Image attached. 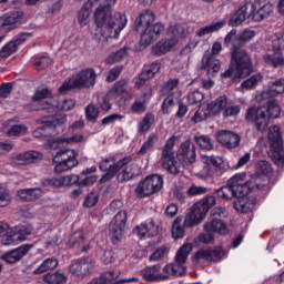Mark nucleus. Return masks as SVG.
<instances>
[{
  "mask_svg": "<svg viewBox=\"0 0 284 284\" xmlns=\"http://www.w3.org/2000/svg\"><path fill=\"white\" fill-rule=\"evenodd\" d=\"M65 121V115L61 113L41 118L36 121L38 128L33 131V136H36V139H41V136H50V134H53L57 128L64 125Z\"/></svg>",
  "mask_w": 284,
  "mask_h": 284,
  "instance_id": "nucleus-5",
  "label": "nucleus"
},
{
  "mask_svg": "<svg viewBox=\"0 0 284 284\" xmlns=\"http://www.w3.org/2000/svg\"><path fill=\"white\" fill-rule=\"evenodd\" d=\"M204 232H212L213 234H227V225L221 219H213L204 224Z\"/></svg>",
  "mask_w": 284,
  "mask_h": 284,
  "instance_id": "nucleus-31",
  "label": "nucleus"
},
{
  "mask_svg": "<svg viewBox=\"0 0 284 284\" xmlns=\"http://www.w3.org/2000/svg\"><path fill=\"white\" fill-rule=\"evenodd\" d=\"M192 252V244L187 243L184 244L182 247L179 248L175 261L173 264H169L164 266L165 274L169 276H183V273L187 270V256Z\"/></svg>",
  "mask_w": 284,
  "mask_h": 284,
  "instance_id": "nucleus-6",
  "label": "nucleus"
},
{
  "mask_svg": "<svg viewBox=\"0 0 284 284\" xmlns=\"http://www.w3.org/2000/svg\"><path fill=\"white\" fill-rule=\"evenodd\" d=\"M156 21V16L152 10H145L135 19V30L139 32L141 28H150Z\"/></svg>",
  "mask_w": 284,
  "mask_h": 284,
  "instance_id": "nucleus-28",
  "label": "nucleus"
},
{
  "mask_svg": "<svg viewBox=\"0 0 284 284\" xmlns=\"http://www.w3.org/2000/svg\"><path fill=\"white\" fill-rule=\"evenodd\" d=\"M32 225H18L14 227H9L7 232L1 237V245L14 246L28 241V236L32 234Z\"/></svg>",
  "mask_w": 284,
  "mask_h": 284,
  "instance_id": "nucleus-7",
  "label": "nucleus"
},
{
  "mask_svg": "<svg viewBox=\"0 0 284 284\" xmlns=\"http://www.w3.org/2000/svg\"><path fill=\"white\" fill-rule=\"evenodd\" d=\"M174 143H176V136H171L163 149V153L164 154V161H170L172 159V154H174Z\"/></svg>",
  "mask_w": 284,
  "mask_h": 284,
  "instance_id": "nucleus-55",
  "label": "nucleus"
},
{
  "mask_svg": "<svg viewBox=\"0 0 284 284\" xmlns=\"http://www.w3.org/2000/svg\"><path fill=\"white\" fill-rule=\"evenodd\" d=\"M21 21H23V11H16L2 21L0 28L7 33L12 32L21 26Z\"/></svg>",
  "mask_w": 284,
  "mask_h": 284,
  "instance_id": "nucleus-26",
  "label": "nucleus"
},
{
  "mask_svg": "<svg viewBox=\"0 0 284 284\" xmlns=\"http://www.w3.org/2000/svg\"><path fill=\"white\" fill-rule=\"evenodd\" d=\"M158 140H159V136L156 134L154 133L150 134L148 140L143 143L141 149L138 151V154H140V156L148 154V152L152 151V149L154 148V143H156Z\"/></svg>",
  "mask_w": 284,
  "mask_h": 284,
  "instance_id": "nucleus-46",
  "label": "nucleus"
},
{
  "mask_svg": "<svg viewBox=\"0 0 284 284\" xmlns=\"http://www.w3.org/2000/svg\"><path fill=\"white\" fill-rule=\"evenodd\" d=\"M133 232L139 236V239H152L154 236H159V223L149 219L135 226Z\"/></svg>",
  "mask_w": 284,
  "mask_h": 284,
  "instance_id": "nucleus-19",
  "label": "nucleus"
},
{
  "mask_svg": "<svg viewBox=\"0 0 284 284\" xmlns=\"http://www.w3.org/2000/svg\"><path fill=\"white\" fill-rule=\"evenodd\" d=\"M214 205H216V197L212 195L206 196L203 200L195 203L196 209L201 211L204 216L207 215V212H210V210H212Z\"/></svg>",
  "mask_w": 284,
  "mask_h": 284,
  "instance_id": "nucleus-38",
  "label": "nucleus"
},
{
  "mask_svg": "<svg viewBox=\"0 0 284 284\" xmlns=\"http://www.w3.org/2000/svg\"><path fill=\"white\" fill-rule=\"evenodd\" d=\"M270 94L273 97L275 94H284V78L276 79L275 81L270 82Z\"/></svg>",
  "mask_w": 284,
  "mask_h": 284,
  "instance_id": "nucleus-51",
  "label": "nucleus"
},
{
  "mask_svg": "<svg viewBox=\"0 0 284 284\" xmlns=\"http://www.w3.org/2000/svg\"><path fill=\"white\" fill-rule=\"evenodd\" d=\"M202 70H207L209 77H216L221 72V60L216 59L211 53L204 54L202 59Z\"/></svg>",
  "mask_w": 284,
  "mask_h": 284,
  "instance_id": "nucleus-25",
  "label": "nucleus"
},
{
  "mask_svg": "<svg viewBox=\"0 0 284 284\" xmlns=\"http://www.w3.org/2000/svg\"><path fill=\"white\" fill-rule=\"evenodd\" d=\"M161 187H163V178L156 174L149 175L138 184L135 194L139 199H146L161 191Z\"/></svg>",
  "mask_w": 284,
  "mask_h": 284,
  "instance_id": "nucleus-8",
  "label": "nucleus"
},
{
  "mask_svg": "<svg viewBox=\"0 0 284 284\" xmlns=\"http://www.w3.org/2000/svg\"><path fill=\"white\" fill-rule=\"evenodd\" d=\"M268 141L271 148L274 150V161L277 168H283L284 165V148H283V136L281 135V128L278 125H273L268 129Z\"/></svg>",
  "mask_w": 284,
  "mask_h": 284,
  "instance_id": "nucleus-10",
  "label": "nucleus"
},
{
  "mask_svg": "<svg viewBox=\"0 0 284 284\" xmlns=\"http://www.w3.org/2000/svg\"><path fill=\"white\" fill-rule=\"evenodd\" d=\"M263 81V75H261V73H257L251 78H248L247 80H245L242 83V88L244 90H252L254 88H256V85H258V83H261Z\"/></svg>",
  "mask_w": 284,
  "mask_h": 284,
  "instance_id": "nucleus-53",
  "label": "nucleus"
},
{
  "mask_svg": "<svg viewBox=\"0 0 284 284\" xmlns=\"http://www.w3.org/2000/svg\"><path fill=\"white\" fill-rule=\"evenodd\" d=\"M28 39H32V33L21 32L14 36L12 40L0 49V59H8L9 57H12L21 45H24Z\"/></svg>",
  "mask_w": 284,
  "mask_h": 284,
  "instance_id": "nucleus-13",
  "label": "nucleus"
},
{
  "mask_svg": "<svg viewBox=\"0 0 284 284\" xmlns=\"http://www.w3.org/2000/svg\"><path fill=\"white\" fill-rule=\"evenodd\" d=\"M240 39V45L243 48L246 43H250L254 37H256V31L251 29H245L242 32L237 33Z\"/></svg>",
  "mask_w": 284,
  "mask_h": 284,
  "instance_id": "nucleus-52",
  "label": "nucleus"
},
{
  "mask_svg": "<svg viewBox=\"0 0 284 284\" xmlns=\"http://www.w3.org/2000/svg\"><path fill=\"white\" fill-rule=\"evenodd\" d=\"M73 274L75 276H87L92 272V264L81 261L73 264Z\"/></svg>",
  "mask_w": 284,
  "mask_h": 284,
  "instance_id": "nucleus-45",
  "label": "nucleus"
},
{
  "mask_svg": "<svg viewBox=\"0 0 284 284\" xmlns=\"http://www.w3.org/2000/svg\"><path fill=\"white\" fill-rule=\"evenodd\" d=\"M162 108H185V105L181 101V94L171 93V94H168V97L163 101Z\"/></svg>",
  "mask_w": 284,
  "mask_h": 284,
  "instance_id": "nucleus-43",
  "label": "nucleus"
},
{
  "mask_svg": "<svg viewBox=\"0 0 284 284\" xmlns=\"http://www.w3.org/2000/svg\"><path fill=\"white\" fill-rule=\"evenodd\" d=\"M34 65L37 70H45L47 68H50V65H52V59H50V57L48 55H42L34 60Z\"/></svg>",
  "mask_w": 284,
  "mask_h": 284,
  "instance_id": "nucleus-59",
  "label": "nucleus"
},
{
  "mask_svg": "<svg viewBox=\"0 0 284 284\" xmlns=\"http://www.w3.org/2000/svg\"><path fill=\"white\" fill-rule=\"evenodd\" d=\"M42 281L47 284H65L68 283V275L61 272L47 273L43 275Z\"/></svg>",
  "mask_w": 284,
  "mask_h": 284,
  "instance_id": "nucleus-36",
  "label": "nucleus"
},
{
  "mask_svg": "<svg viewBox=\"0 0 284 284\" xmlns=\"http://www.w3.org/2000/svg\"><path fill=\"white\" fill-rule=\"evenodd\" d=\"M165 30V27L163 23H152L150 27L144 29V31L141 34V43L142 45H150L153 41H156L159 39V34Z\"/></svg>",
  "mask_w": 284,
  "mask_h": 284,
  "instance_id": "nucleus-22",
  "label": "nucleus"
},
{
  "mask_svg": "<svg viewBox=\"0 0 284 284\" xmlns=\"http://www.w3.org/2000/svg\"><path fill=\"white\" fill-rule=\"evenodd\" d=\"M71 143L72 138H63L50 142V148L52 150H60L53 156V163H57V165L54 166L55 174H63V172L72 170V165L69 164L72 159V155L68 154L70 152L68 145H70Z\"/></svg>",
  "mask_w": 284,
  "mask_h": 284,
  "instance_id": "nucleus-3",
  "label": "nucleus"
},
{
  "mask_svg": "<svg viewBox=\"0 0 284 284\" xmlns=\"http://www.w3.org/2000/svg\"><path fill=\"white\" fill-rule=\"evenodd\" d=\"M195 141L202 150H212L214 148L212 140L207 135L195 136Z\"/></svg>",
  "mask_w": 284,
  "mask_h": 284,
  "instance_id": "nucleus-58",
  "label": "nucleus"
},
{
  "mask_svg": "<svg viewBox=\"0 0 284 284\" xmlns=\"http://www.w3.org/2000/svg\"><path fill=\"white\" fill-rule=\"evenodd\" d=\"M160 271L161 266L159 265L149 266L142 271V275L145 278V281H159L161 278H168V276L159 275Z\"/></svg>",
  "mask_w": 284,
  "mask_h": 284,
  "instance_id": "nucleus-40",
  "label": "nucleus"
},
{
  "mask_svg": "<svg viewBox=\"0 0 284 284\" xmlns=\"http://www.w3.org/2000/svg\"><path fill=\"white\" fill-rule=\"evenodd\" d=\"M119 277V273L114 272H106L99 277L93 278L91 282L88 284H119V283H136L139 278L132 277V278H122L120 281H115L114 278Z\"/></svg>",
  "mask_w": 284,
  "mask_h": 284,
  "instance_id": "nucleus-24",
  "label": "nucleus"
},
{
  "mask_svg": "<svg viewBox=\"0 0 284 284\" xmlns=\"http://www.w3.org/2000/svg\"><path fill=\"white\" fill-rule=\"evenodd\" d=\"M52 90L48 88L37 89L32 99L33 101H43V99H52Z\"/></svg>",
  "mask_w": 284,
  "mask_h": 284,
  "instance_id": "nucleus-57",
  "label": "nucleus"
},
{
  "mask_svg": "<svg viewBox=\"0 0 284 284\" xmlns=\"http://www.w3.org/2000/svg\"><path fill=\"white\" fill-rule=\"evenodd\" d=\"M8 136H23L28 134V126L26 124H14L7 131Z\"/></svg>",
  "mask_w": 284,
  "mask_h": 284,
  "instance_id": "nucleus-56",
  "label": "nucleus"
},
{
  "mask_svg": "<svg viewBox=\"0 0 284 284\" xmlns=\"http://www.w3.org/2000/svg\"><path fill=\"white\" fill-rule=\"evenodd\" d=\"M121 72H123V65H116V67L112 68L109 71V75L106 77V81L109 83H112L113 81H116V79H119V77H121Z\"/></svg>",
  "mask_w": 284,
  "mask_h": 284,
  "instance_id": "nucleus-63",
  "label": "nucleus"
},
{
  "mask_svg": "<svg viewBox=\"0 0 284 284\" xmlns=\"http://www.w3.org/2000/svg\"><path fill=\"white\" fill-rule=\"evenodd\" d=\"M227 184L239 195V199H244V196H247V194H250V184L247 183L245 173H239L233 175L227 181Z\"/></svg>",
  "mask_w": 284,
  "mask_h": 284,
  "instance_id": "nucleus-18",
  "label": "nucleus"
},
{
  "mask_svg": "<svg viewBox=\"0 0 284 284\" xmlns=\"http://www.w3.org/2000/svg\"><path fill=\"white\" fill-rule=\"evenodd\" d=\"M256 7L252 3H245L236 10L231 19L229 20V26L231 28H239L246 19H252Z\"/></svg>",
  "mask_w": 284,
  "mask_h": 284,
  "instance_id": "nucleus-17",
  "label": "nucleus"
},
{
  "mask_svg": "<svg viewBox=\"0 0 284 284\" xmlns=\"http://www.w3.org/2000/svg\"><path fill=\"white\" fill-rule=\"evenodd\" d=\"M43 155L37 151H28L24 153H14L10 156L8 163L11 168H21L23 165H30V163H37L41 161Z\"/></svg>",
  "mask_w": 284,
  "mask_h": 284,
  "instance_id": "nucleus-15",
  "label": "nucleus"
},
{
  "mask_svg": "<svg viewBox=\"0 0 284 284\" xmlns=\"http://www.w3.org/2000/svg\"><path fill=\"white\" fill-rule=\"evenodd\" d=\"M152 125H154V114L146 113L142 121L138 124V133L139 134H148L150 132Z\"/></svg>",
  "mask_w": 284,
  "mask_h": 284,
  "instance_id": "nucleus-39",
  "label": "nucleus"
},
{
  "mask_svg": "<svg viewBox=\"0 0 284 284\" xmlns=\"http://www.w3.org/2000/svg\"><path fill=\"white\" fill-rule=\"evenodd\" d=\"M215 139L224 148H227V150H234L235 148H239V145H241V135L232 131H217L215 133Z\"/></svg>",
  "mask_w": 284,
  "mask_h": 284,
  "instance_id": "nucleus-20",
  "label": "nucleus"
},
{
  "mask_svg": "<svg viewBox=\"0 0 284 284\" xmlns=\"http://www.w3.org/2000/svg\"><path fill=\"white\" fill-rule=\"evenodd\" d=\"M182 223L183 217L181 216L176 217L175 221L173 222L172 236L175 240L183 239V236H185V230L182 227Z\"/></svg>",
  "mask_w": 284,
  "mask_h": 284,
  "instance_id": "nucleus-48",
  "label": "nucleus"
},
{
  "mask_svg": "<svg viewBox=\"0 0 284 284\" xmlns=\"http://www.w3.org/2000/svg\"><path fill=\"white\" fill-rule=\"evenodd\" d=\"M122 181H130L136 176L139 172V165L136 164H125L122 169Z\"/></svg>",
  "mask_w": 284,
  "mask_h": 284,
  "instance_id": "nucleus-47",
  "label": "nucleus"
},
{
  "mask_svg": "<svg viewBox=\"0 0 284 284\" xmlns=\"http://www.w3.org/2000/svg\"><path fill=\"white\" fill-rule=\"evenodd\" d=\"M254 65L252 63V57L246 50L240 49L237 51H231V60L229 70L221 73L222 79H231L232 81H239V79H245L252 73Z\"/></svg>",
  "mask_w": 284,
  "mask_h": 284,
  "instance_id": "nucleus-2",
  "label": "nucleus"
},
{
  "mask_svg": "<svg viewBox=\"0 0 284 284\" xmlns=\"http://www.w3.org/2000/svg\"><path fill=\"white\" fill-rule=\"evenodd\" d=\"M257 172L263 176H270L272 174V165L267 161L262 160L257 163Z\"/></svg>",
  "mask_w": 284,
  "mask_h": 284,
  "instance_id": "nucleus-61",
  "label": "nucleus"
},
{
  "mask_svg": "<svg viewBox=\"0 0 284 284\" xmlns=\"http://www.w3.org/2000/svg\"><path fill=\"white\" fill-rule=\"evenodd\" d=\"M202 160L205 164L202 171L203 176H212L214 172L213 168H221V165H223V158L220 156H203Z\"/></svg>",
  "mask_w": 284,
  "mask_h": 284,
  "instance_id": "nucleus-29",
  "label": "nucleus"
},
{
  "mask_svg": "<svg viewBox=\"0 0 284 284\" xmlns=\"http://www.w3.org/2000/svg\"><path fill=\"white\" fill-rule=\"evenodd\" d=\"M227 26V21L220 20L217 22H214L210 26L203 27L200 30L196 31V37H206V34H213V32H219V30H222V28H225Z\"/></svg>",
  "mask_w": 284,
  "mask_h": 284,
  "instance_id": "nucleus-34",
  "label": "nucleus"
},
{
  "mask_svg": "<svg viewBox=\"0 0 284 284\" xmlns=\"http://www.w3.org/2000/svg\"><path fill=\"white\" fill-rule=\"evenodd\" d=\"M254 207H255L254 202L247 201L244 197L234 202V210H236V212H240L241 214H247L252 212Z\"/></svg>",
  "mask_w": 284,
  "mask_h": 284,
  "instance_id": "nucleus-42",
  "label": "nucleus"
},
{
  "mask_svg": "<svg viewBox=\"0 0 284 284\" xmlns=\"http://www.w3.org/2000/svg\"><path fill=\"white\" fill-rule=\"evenodd\" d=\"M72 183V176H60V178H52L47 179L44 181V185H50L51 187H65Z\"/></svg>",
  "mask_w": 284,
  "mask_h": 284,
  "instance_id": "nucleus-41",
  "label": "nucleus"
},
{
  "mask_svg": "<svg viewBox=\"0 0 284 284\" xmlns=\"http://www.w3.org/2000/svg\"><path fill=\"white\" fill-rule=\"evenodd\" d=\"M128 222V213L120 211L111 221L110 236L114 244L123 239V232H125V223Z\"/></svg>",
  "mask_w": 284,
  "mask_h": 284,
  "instance_id": "nucleus-14",
  "label": "nucleus"
},
{
  "mask_svg": "<svg viewBox=\"0 0 284 284\" xmlns=\"http://www.w3.org/2000/svg\"><path fill=\"white\" fill-rule=\"evenodd\" d=\"M161 163L162 168L170 174H179V170H181V162L176 161L174 153H172L170 160H165V153H162Z\"/></svg>",
  "mask_w": 284,
  "mask_h": 284,
  "instance_id": "nucleus-33",
  "label": "nucleus"
},
{
  "mask_svg": "<svg viewBox=\"0 0 284 284\" xmlns=\"http://www.w3.org/2000/svg\"><path fill=\"white\" fill-rule=\"evenodd\" d=\"M116 0H90L88 6H95L93 19L97 32L104 39H119L121 31L128 24V18L123 13L112 14V6Z\"/></svg>",
  "mask_w": 284,
  "mask_h": 284,
  "instance_id": "nucleus-1",
  "label": "nucleus"
},
{
  "mask_svg": "<svg viewBox=\"0 0 284 284\" xmlns=\"http://www.w3.org/2000/svg\"><path fill=\"white\" fill-rule=\"evenodd\" d=\"M281 108H250L246 111V121L253 123L258 132H265L270 125V119H278Z\"/></svg>",
  "mask_w": 284,
  "mask_h": 284,
  "instance_id": "nucleus-4",
  "label": "nucleus"
},
{
  "mask_svg": "<svg viewBox=\"0 0 284 284\" xmlns=\"http://www.w3.org/2000/svg\"><path fill=\"white\" fill-rule=\"evenodd\" d=\"M179 154L186 165H192V163L196 162V148L190 140L181 144Z\"/></svg>",
  "mask_w": 284,
  "mask_h": 284,
  "instance_id": "nucleus-23",
  "label": "nucleus"
},
{
  "mask_svg": "<svg viewBox=\"0 0 284 284\" xmlns=\"http://www.w3.org/2000/svg\"><path fill=\"white\" fill-rule=\"evenodd\" d=\"M224 47L231 48V52H236L242 50L241 41L239 39V31L232 29L224 38Z\"/></svg>",
  "mask_w": 284,
  "mask_h": 284,
  "instance_id": "nucleus-32",
  "label": "nucleus"
},
{
  "mask_svg": "<svg viewBox=\"0 0 284 284\" xmlns=\"http://www.w3.org/2000/svg\"><path fill=\"white\" fill-rule=\"evenodd\" d=\"M273 53H267L263 57L266 65L270 68H284V36L272 41Z\"/></svg>",
  "mask_w": 284,
  "mask_h": 284,
  "instance_id": "nucleus-11",
  "label": "nucleus"
},
{
  "mask_svg": "<svg viewBox=\"0 0 284 284\" xmlns=\"http://www.w3.org/2000/svg\"><path fill=\"white\" fill-rule=\"evenodd\" d=\"M217 196L224 201H232V199H239L236 191L226 182V185L220 187L216 191Z\"/></svg>",
  "mask_w": 284,
  "mask_h": 284,
  "instance_id": "nucleus-44",
  "label": "nucleus"
},
{
  "mask_svg": "<svg viewBox=\"0 0 284 284\" xmlns=\"http://www.w3.org/2000/svg\"><path fill=\"white\" fill-rule=\"evenodd\" d=\"M203 99H205V95L202 92L193 91L187 95V103L189 105H199Z\"/></svg>",
  "mask_w": 284,
  "mask_h": 284,
  "instance_id": "nucleus-60",
  "label": "nucleus"
},
{
  "mask_svg": "<svg viewBox=\"0 0 284 284\" xmlns=\"http://www.w3.org/2000/svg\"><path fill=\"white\" fill-rule=\"evenodd\" d=\"M14 88V82H6L0 87V97L1 99H8L12 94V89Z\"/></svg>",
  "mask_w": 284,
  "mask_h": 284,
  "instance_id": "nucleus-62",
  "label": "nucleus"
},
{
  "mask_svg": "<svg viewBox=\"0 0 284 284\" xmlns=\"http://www.w3.org/2000/svg\"><path fill=\"white\" fill-rule=\"evenodd\" d=\"M179 83H181V81L178 78L169 79L162 87V94H176L174 90L179 88Z\"/></svg>",
  "mask_w": 284,
  "mask_h": 284,
  "instance_id": "nucleus-49",
  "label": "nucleus"
},
{
  "mask_svg": "<svg viewBox=\"0 0 284 284\" xmlns=\"http://www.w3.org/2000/svg\"><path fill=\"white\" fill-rule=\"evenodd\" d=\"M57 267H59V260L55 257H48L33 271V274H43L45 272L57 270Z\"/></svg>",
  "mask_w": 284,
  "mask_h": 284,
  "instance_id": "nucleus-35",
  "label": "nucleus"
},
{
  "mask_svg": "<svg viewBox=\"0 0 284 284\" xmlns=\"http://www.w3.org/2000/svg\"><path fill=\"white\" fill-rule=\"evenodd\" d=\"M178 41L179 40L176 38L161 40L153 47L152 53L155 54L156 57L166 54V52H170V50H172V48L176 45Z\"/></svg>",
  "mask_w": 284,
  "mask_h": 284,
  "instance_id": "nucleus-30",
  "label": "nucleus"
},
{
  "mask_svg": "<svg viewBox=\"0 0 284 284\" xmlns=\"http://www.w3.org/2000/svg\"><path fill=\"white\" fill-rule=\"evenodd\" d=\"M89 4L90 0H88V2L84 3V6L79 11V21L82 26H85L88 19H90V10H92V8H97V4Z\"/></svg>",
  "mask_w": 284,
  "mask_h": 284,
  "instance_id": "nucleus-50",
  "label": "nucleus"
},
{
  "mask_svg": "<svg viewBox=\"0 0 284 284\" xmlns=\"http://www.w3.org/2000/svg\"><path fill=\"white\" fill-rule=\"evenodd\" d=\"M213 110L214 109H210V108H199L194 116L192 118V121L194 123H201V121H205V119H207V116L212 114Z\"/></svg>",
  "mask_w": 284,
  "mask_h": 284,
  "instance_id": "nucleus-54",
  "label": "nucleus"
},
{
  "mask_svg": "<svg viewBox=\"0 0 284 284\" xmlns=\"http://www.w3.org/2000/svg\"><path fill=\"white\" fill-rule=\"evenodd\" d=\"M225 256V251L221 246L201 248L195 253L197 263H219Z\"/></svg>",
  "mask_w": 284,
  "mask_h": 284,
  "instance_id": "nucleus-16",
  "label": "nucleus"
},
{
  "mask_svg": "<svg viewBox=\"0 0 284 284\" xmlns=\"http://www.w3.org/2000/svg\"><path fill=\"white\" fill-rule=\"evenodd\" d=\"M128 47H124L122 49H120L119 51L114 52L111 54V59L112 61H114L115 63H119V61H123V59H125V57H128Z\"/></svg>",
  "mask_w": 284,
  "mask_h": 284,
  "instance_id": "nucleus-64",
  "label": "nucleus"
},
{
  "mask_svg": "<svg viewBox=\"0 0 284 284\" xmlns=\"http://www.w3.org/2000/svg\"><path fill=\"white\" fill-rule=\"evenodd\" d=\"M131 161L132 158L130 156L123 158L116 163H114L112 159L102 160L100 163V170L102 172H106V174L101 178V183H106V181L113 179L116 172H119L122 168H125V165H130Z\"/></svg>",
  "mask_w": 284,
  "mask_h": 284,
  "instance_id": "nucleus-12",
  "label": "nucleus"
},
{
  "mask_svg": "<svg viewBox=\"0 0 284 284\" xmlns=\"http://www.w3.org/2000/svg\"><path fill=\"white\" fill-rule=\"evenodd\" d=\"M97 85V71L94 68L82 69L72 78V90H90Z\"/></svg>",
  "mask_w": 284,
  "mask_h": 284,
  "instance_id": "nucleus-9",
  "label": "nucleus"
},
{
  "mask_svg": "<svg viewBox=\"0 0 284 284\" xmlns=\"http://www.w3.org/2000/svg\"><path fill=\"white\" fill-rule=\"evenodd\" d=\"M203 219H205L204 213L194 204L184 219V227H194V225H199Z\"/></svg>",
  "mask_w": 284,
  "mask_h": 284,
  "instance_id": "nucleus-27",
  "label": "nucleus"
},
{
  "mask_svg": "<svg viewBox=\"0 0 284 284\" xmlns=\"http://www.w3.org/2000/svg\"><path fill=\"white\" fill-rule=\"evenodd\" d=\"M34 247V244H23L1 255V260L9 264L19 263L23 256Z\"/></svg>",
  "mask_w": 284,
  "mask_h": 284,
  "instance_id": "nucleus-21",
  "label": "nucleus"
},
{
  "mask_svg": "<svg viewBox=\"0 0 284 284\" xmlns=\"http://www.w3.org/2000/svg\"><path fill=\"white\" fill-rule=\"evenodd\" d=\"M274 12V6L270 2L262 6L256 12L253 11L252 21H263Z\"/></svg>",
  "mask_w": 284,
  "mask_h": 284,
  "instance_id": "nucleus-37",
  "label": "nucleus"
}]
</instances>
